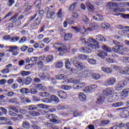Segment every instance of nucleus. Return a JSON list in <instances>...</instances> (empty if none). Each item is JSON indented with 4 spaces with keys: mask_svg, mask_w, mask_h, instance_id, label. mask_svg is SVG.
Returning a JSON list of instances; mask_svg holds the SVG:
<instances>
[{
    "mask_svg": "<svg viewBox=\"0 0 129 129\" xmlns=\"http://www.w3.org/2000/svg\"><path fill=\"white\" fill-rule=\"evenodd\" d=\"M45 12H47L46 17L47 19H51V20H54L56 18V14L55 12H52L50 8L47 7L45 9Z\"/></svg>",
    "mask_w": 129,
    "mask_h": 129,
    "instance_id": "8",
    "label": "nucleus"
},
{
    "mask_svg": "<svg viewBox=\"0 0 129 129\" xmlns=\"http://www.w3.org/2000/svg\"><path fill=\"white\" fill-rule=\"evenodd\" d=\"M102 49H103L104 51H106V52H108L109 53H110V52L112 51V49L106 45H103L102 46Z\"/></svg>",
    "mask_w": 129,
    "mask_h": 129,
    "instance_id": "34",
    "label": "nucleus"
},
{
    "mask_svg": "<svg viewBox=\"0 0 129 129\" xmlns=\"http://www.w3.org/2000/svg\"><path fill=\"white\" fill-rule=\"evenodd\" d=\"M104 102V96L103 95H101L97 98V103L98 104H101V103Z\"/></svg>",
    "mask_w": 129,
    "mask_h": 129,
    "instance_id": "25",
    "label": "nucleus"
},
{
    "mask_svg": "<svg viewBox=\"0 0 129 129\" xmlns=\"http://www.w3.org/2000/svg\"><path fill=\"white\" fill-rule=\"evenodd\" d=\"M39 76L42 80H49L50 79V75L49 74L41 73L39 74Z\"/></svg>",
    "mask_w": 129,
    "mask_h": 129,
    "instance_id": "14",
    "label": "nucleus"
},
{
    "mask_svg": "<svg viewBox=\"0 0 129 129\" xmlns=\"http://www.w3.org/2000/svg\"><path fill=\"white\" fill-rule=\"evenodd\" d=\"M63 64L64 63L62 61H58L55 64V68L58 69H60V68H62V67H63Z\"/></svg>",
    "mask_w": 129,
    "mask_h": 129,
    "instance_id": "42",
    "label": "nucleus"
},
{
    "mask_svg": "<svg viewBox=\"0 0 129 129\" xmlns=\"http://www.w3.org/2000/svg\"><path fill=\"white\" fill-rule=\"evenodd\" d=\"M54 47L55 48V49H57L58 51L60 52L59 53V55L60 56H62V55H64V52H65L66 50H69V49L71 48L70 45L66 46L61 43H55L54 44Z\"/></svg>",
    "mask_w": 129,
    "mask_h": 129,
    "instance_id": "2",
    "label": "nucleus"
},
{
    "mask_svg": "<svg viewBox=\"0 0 129 129\" xmlns=\"http://www.w3.org/2000/svg\"><path fill=\"white\" fill-rule=\"evenodd\" d=\"M127 48L125 47H123V46L121 45H118L117 46H115L112 47V50L113 52L115 53H117L120 55H123V52H126Z\"/></svg>",
    "mask_w": 129,
    "mask_h": 129,
    "instance_id": "6",
    "label": "nucleus"
},
{
    "mask_svg": "<svg viewBox=\"0 0 129 129\" xmlns=\"http://www.w3.org/2000/svg\"><path fill=\"white\" fill-rule=\"evenodd\" d=\"M9 102L11 103H17L18 100L17 99V98H13L9 100Z\"/></svg>",
    "mask_w": 129,
    "mask_h": 129,
    "instance_id": "59",
    "label": "nucleus"
},
{
    "mask_svg": "<svg viewBox=\"0 0 129 129\" xmlns=\"http://www.w3.org/2000/svg\"><path fill=\"white\" fill-rule=\"evenodd\" d=\"M37 88H38V90H42V91L45 90V87H44V86H43L41 84L38 85Z\"/></svg>",
    "mask_w": 129,
    "mask_h": 129,
    "instance_id": "62",
    "label": "nucleus"
},
{
    "mask_svg": "<svg viewBox=\"0 0 129 129\" xmlns=\"http://www.w3.org/2000/svg\"><path fill=\"white\" fill-rule=\"evenodd\" d=\"M88 43H90L88 45L89 48H91L92 50H95L96 49H99V46L98 45V42L96 41V40L92 38H89L86 39V44H88Z\"/></svg>",
    "mask_w": 129,
    "mask_h": 129,
    "instance_id": "3",
    "label": "nucleus"
},
{
    "mask_svg": "<svg viewBox=\"0 0 129 129\" xmlns=\"http://www.w3.org/2000/svg\"><path fill=\"white\" fill-rule=\"evenodd\" d=\"M10 70L7 68L1 71V73H2V74H8V73H10Z\"/></svg>",
    "mask_w": 129,
    "mask_h": 129,
    "instance_id": "61",
    "label": "nucleus"
},
{
    "mask_svg": "<svg viewBox=\"0 0 129 129\" xmlns=\"http://www.w3.org/2000/svg\"><path fill=\"white\" fill-rule=\"evenodd\" d=\"M73 115L75 117H76L77 116H80V115H81V112L78 111H75L74 112Z\"/></svg>",
    "mask_w": 129,
    "mask_h": 129,
    "instance_id": "60",
    "label": "nucleus"
},
{
    "mask_svg": "<svg viewBox=\"0 0 129 129\" xmlns=\"http://www.w3.org/2000/svg\"><path fill=\"white\" fill-rule=\"evenodd\" d=\"M49 91H50L51 93H56L57 94V92H58V91H57V90L54 89L53 87H49Z\"/></svg>",
    "mask_w": 129,
    "mask_h": 129,
    "instance_id": "56",
    "label": "nucleus"
},
{
    "mask_svg": "<svg viewBox=\"0 0 129 129\" xmlns=\"http://www.w3.org/2000/svg\"><path fill=\"white\" fill-rule=\"evenodd\" d=\"M26 108L28 110H36L37 107L36 105H32L27 106Z\"/></svg>",
    "mask_w": 129,
    "mask_h": 129,
    "instance_id": "39",
    "label": "nucleus"
},
{
    "mask_svg": "<svg viewBox=\"0 0 129 129\" xmlns=\"http://www.w3.org/2000/svg\"><path fill=\"white\" fill-rule=\"evenodd\" d=\"M106 84L109 86H112V85H114L115 83H116V79L115 78H110L108 79L106 82Z\"/></svg>",
    "mask_w": 129,
    "mask_h": 129,
    "instance_id": "12",
    "label": "nucleus"
},
{
    "mask_svg": "<svg viewBox=\"0 0 129 129\" xmlns=\"http://www.w3.org/2000/svg\"><path fill=\"white\" fill-rule=\"evenodd\" d=\"M65 67L67 69H70L71 68V63L69 61V59H68L65 62Z\"/></svg>",
    "mask_w": 129,
    "mask_h": 129,
    "instance_id": "48",
    "label": "nucleus"
},
{
    "mask_svg": "<svg viewBox=\"0 0 129 129\" xmlns=\"http://www.w3.org/2000/svg\"><path fill=\"white\" fill-rule=\"evenodd\" d=\"M80 82V79H76V78H70L68 79V83H73L74 85L73 86V87L74 88V89H81V87L80 85V84H79V85H77V83H78V82Z\"/></svg>",
    "mask_w": 129,
    "mask_h": 129,
    "instance_id": "7",
    "label": "nucleus"
},
{
    "mask_svg": "<svg viewBox=\"0 0 129 129\" xmlns=\"http://www.w3.org/2000/svg\"><path fill=\"white\" fill-rule=\"evenodd\" d=\"M21 74L23 77H25V76H28V75H30V72L24 71L21 72Z\"/></svg>",
    "mask_w": 129,
    "mask_h": 129,
    "instance_id": "55",
    "label": "nucleus"
},
{
    "mask_svg": "<svg viewBox=\"0 0 129 129\" xmlns=\"http://www.w3.org/2000/svg\"><path fill=\"white\" fill-rule=\"evenodd\" d=\"M29 114L32 116H39L40 115V113L37 111L30 112Z\"/></svg>",
    "mask_w": 129,
    "mask_h": 129,
    "instance_id": "52",
    "label": "nucleus"
},
{
    "mask_svg": "<svg viewBox=\"0 0 129 129\" xmlns=\"http://www.w3.org/2000/svg\"><path fill=\"white\" fill-rule=\"evenodd\" d=\"M126 82H129V77L125 78V81H121L117 83L115 88V90H121L126 85Z\"/></svg>",
    "mask_w": 129,
    "mask_h": 129,
    "instance_id": "5",
    "label": "nucleus"
},
{
    "mask_svg": "<svg viewBox=\"0 0 129 129\" xmlns=\"http://www.w3.org/2000/svg\"><path fill=\"white\" fill-rule=\"evenodd\" d=\"M101 71L105 73H112V69L106 67H102Z\"/></svg>",
    "mask_w": 129,
    "mask_h": 129,
    "instance_id": "20",
    "label": "nucleus"
},
{
    "mask_svg": "<svg viewBox=\"0 0 129 129\" xmlns=\"http://www.w3.org/2000/svg\"><path fill=\"white\" fill-rule=\"evenodd\" d=\"M96 39L98 41H100V42H105L106 41V38L103 37L101 34L97 35L96 36Z\"/></svg>",
    "mask_w": 129,
    "mask_h": 129,
    "instance_id": "27",
    "label": "nucleus"
},
{
    "mask_svg": "<svg viewBox=\"0 0 129 129\" xmlns=\"http://www.w3.org/2000/svg\"><path fill=\"white\" fill-rule=\"evenodd\" d=\"M30 87H32L30 86ZM29 93H31V94H36V93H38V91L35 88L32 87V88L30 89L29 90Z\"/></svg>",
    "mask_w": 129,
    "mask_h": 129,
    "instance_id": "47",
    "label": "nucleus"
},
{
    "mask_svg": "<svg viewBox=\"0 0 129 129\" xmlns=\"http://www.w3.org/2000/svg\"><path fill=\"white\" fill-rule=\"evenodd\" d=\"M57 16L58 18L60 19L64 18V12H63V10H62L61 9H59L57 12Z\"/></svg>",
    "mask_w": 129,
    "mask_h": 129,
    "instance_id": "31",
    "label": "nucleus"
},
{
    "mask_svg": "<svg viewBox=\"0 0 129 129\" xmlns=\"http://www.w3.org/2000/svg\"><path fill=\"white\" fill-rule=\"evenodd\" d=\"M83 20L84 23H85V24H87V25H88V24H89V23L90 22L89 19H88V18H87V16L85 15H84L83 16Z\"/></svg>",
    "mask_w": 129,
    "mask_h": 129,
    "instance_id": "46",
    "label": "nucleus"
},
{
    "mask_svg": "<svg viewBox=\"0 0 129 129\" xmlns=\"http://www.w3.org/2000/svg\"><path fill=\"white\" fill-rule=\"evenodd\" d=\"M31 82H32V78L30 76L27 77L25 80L26 85H29V84H31Z\"/></svg>",
    "mask_w": 129,
    "mask_h": 129,
    "instance_id": "44",
    "label": "nucleus"
},
{
    "mask_svg": "<svg viewBox=\"0 0 129 129\" xmlns=\"http://www.w3.org/2000/svg\"><path fill=\"white\" fill-rule=\"evenodd\" d=\"M104 51H98L97 54L99 57H100L102 59H104Z\"/></svg>",
    "mask_w": 129,
    "mask_h": 129,
    "instance_id": "50",
    "label": "nucleus"
},
{
    "mask_svg": "<svg viewBox=\"0 0 129 129\" xmlns=\"http://www.w3.org/2000/svg\"><path fill=\"white\" fill-rule=\"evenodd\" d=\"M123 105V103L121 102H116L111 104L112 107H120V106H122Z\"/></svg>",
    "mask_w": 129,
    "mask_h": 129,
    "instance_id": "35",
    "label": "nucleus"
},
{
    "mask_svg": "<svg viewBox=\"0 0 129 129\" xmlns=\"http://www.w3.org/2000/svg\"><path fill=\"white\" fill-rule=\"evenodd\" d=\"M41 4L42 3L41 2V0H37L34 3V6L36 9H41Z\"/></svg>",
    "mask_w": 129,
    "mask_h": 129,
    "instance_id": "36",
    "label": "nucleus"
},
{
    "mask_svg": "<svg viewBox=\"0 0 129 129\" xmlns=\"http://www.w3.org/2000/svg\"><path fill=\"white\" fill-rule=\"evenodd\" d=\"M22 126L25 128H30V123L28 121H23Z\"/></svg>",
    "mask_w": 129,
    "mask_h": 129,
    "instance_id": "40",
    "label": "nucleus"
},
{
    "mask_svg": "<svg viewBox=\"0 0 129 129\" xmlns=\"http://www.w3.org/2000/svg\"><path fill=\"white\" fill-rule=\"evenodd\" d=\"M97 88V85H92L90 87L88 86L85 88V91L86 92H89L92 91V90H95Z\"/></svg>",
    "mask_w": 129,
    "mask_h": 129,
    "instance_id": "16",
    "label": "nucleus"
},
{
    "mask_svg": "<svg viewBox=\"0 0 129 129\" xmlns=\"http://www.w3.org/2000/svg\"><path fill=\"white\" fill-rule=\"evenodd\" d=\"M60 88H61V89H63L64 90H70V89H72V86L68 85H62L60 86Z\"/></svg>",
    "mask_w": 129,
    "mask_h": 129,
    "instance_id": "38",
    "label": "nucleus"
},
{
    "mask_svg": "<svg viewBox=\"0 0 129 129\" xmlns=\"http://www.w3.org/2000/svg\"><path fill=\"white\" fill-rule=\"evenodd\" d=\"M91 76L95 80H98V79H100V75H99V74L96 73H92Z\"/></svg>",
    "mask_w": 129,
    "mask_h": 129,
    "instance_id": "30",
    "label": "nucleus"
},
{
    "mask_svg": "<svg viewBox=\"0 0 129 129\" xmlns=\"http://www.w3.org/2000/svg\"><path fill=\"white\" fill-rule=\"evenodd\" d=\"M78 5V3H74L73 4L71 5V6L69 7V11L71 12H72V11H74L75 9L76 8V7H77Z\"/></svg>",
    "mask_w": 129,
    "mask_h": 129,
    "instance_id": "32",
    "label": "nucleus"
},
{
    "mask_svg": "<svg viewBox=\"0 0 129 129\" xmlns=\"http://www.w3.org/2000/svg\"><path fill=\"white\" fill-rule=\"evenodd\" d=\"M45 61L47 63H51L54 61V55L49 54L46 56Z\"/></svg>",
    "mask_w": 129,
    "mask_h": 129,
    "instance_id": "19",
    "label": "nucleus"
},
{
    "mask_svg": "<svg viewBox=\"0 0 129 129\" xmlns=\"http://www.w3.org/2000/svg\"><path fill=\"white\" fill-rule=\"evenodd\" d=\"M51 99L55 102H59V98L57 96H55V95H51Z\"/></svg>",
    "mask_w": 129,
    "mask_h": 129,
    "instance_id": "54",
    "label": "nucleus"
},
{
    "mask_svg": "<svg viewBox=\"0 0 129 129\" xmlns=\"http://www.w3.org/2000/svg\"><path fill=\"white\" fill-rule=\"evenodd\" d=\"M46 118H47L48 119H50L51 121H52V122H57V116H56L55 114H49L46 115Z\"/></svg>",
    "mask_w": 129,
    "mask_h": 129,
    "instance_id": "15",
    "label": "nucleus"
},
{
    "mask_svg": "<svg viewBox=\"0 0 129 129\" xmlns=\"http://www.w3.org/2000/svg\"><path fill=\"white\" fill-rule=\"evenodd\" d=\"M57 95L61 99H66V98L68 96V95H67V93H66V92H64V91H57Z\"/></svg>",
    "mask_w": 129,
    "mask_h": 129,
    "instance_id": "10",
    "label": "nucleus"
},
{
    "mask_svg": "<svg viewBox=\"0 0 129 129\" xmlns=\"http://www.w3.org/2000/svg\"><path fill=\"white\" fill-rule=\"evenodd\" d=\"M64 40L69 41L72 39V34L71 33H67L64 36Z\"/></svg>",
    "mask_w": 129,
    "mask_h": 129,
    "instance_id": "37",
    "label": "nucleus"
},
{
    "mask_svg": "<svg viewBox=\"0 0 129 129\" xmlns=\"http://www.w3.org/2000/svg\"><path fill=\"white\" fill-rule=\"evenodd\" d=\"M19 40H20V36H15L10 39V42L16 43V42H18Z\"/></svg>",
    "mask_w": 129,
    "mask_h": 129,
    "instance_id": "41",
    "label": "nucleus"
},
{
    "mask_svg": "<svg viewBox=\"0 0 129 129\" xmlns=\"http://www.w3.org/2000/svg\"><path fill=\"white\" fill-rule=\"evenodd\" d=\"M78 96L79 99H80L81 101H82L83 102H84V101H86V99L87 98L86 97V95H85L84 93L80 92L79 93Z\"/></svg>",
    "mask_w": 129,
    "mask_h": 129,
    "instance_id": "18",
    "label": "nucleus"
},
{
    "mask_svg": "<svg viewBox=\"0 0 129 129\" xmlns=\"http://www.w3.org/2000/svg\"><path fill=\"white\" fill-rule=\"evenodd\" d=\"M121 61L124 63H129V57H120Z\"/></svg>",
    "mask_w": 129,
    "mask_h": 129,
    "instance_id": "49",
    "label": "nucleus"
},
{
    "mask_svg": "<svg viewBox=\"0 0 129 129\" xmlns=\"http://www.w3.org/2000/svg\"><path fill=\"white\" fill-rule=\"evenodd\" d=\"M125 126V123L122 122L120 123L119 125H114L110 128L109 129H121V127H124Z\"/></svg>",
    "mask_w": 129,
    "mask_h": 129,
    "instance_id": "22",
    "label": "nucleus"
},
{
    "mask_svg": "<svg viewBox=\"0 0 129 129\" xmlns=\"http://www.w3.org/2000/svg\"><path fill=\"white\" fill-rule=\"evenodd\" d=\"M13 4H15V1H14V0H9L8 1V4H7V6H8V7H12V6H13Z\"/></svg>",
    "mask_w": 129,
    "mask_h": 129,
    "instance_id": "64",
    "label": "nucleus"
},
{
    "mask_svg": "<svg viewBox=\"0 0 129 129\" xmlns=\"http://www.w3.org/2000/svg\"><path fill=\"white\" fill-rule=\"evenodd\" d=\"M114 93V91L112 88H109L104 90L103 93L106 96H109V95H111L113 93Z\"/></svg>",
    "mask_w": 129,
    "mask_h": 129,
    "instance_id": "11",
    "label": "nucleus"
},
{
    "mask_svg": "<svg viewBox=\"0 0 129 129\" xmlns=\"http://www.w3.org/2000/svg\"><path fill=\"white\" fill-rule=\"evenodd\" d=\"M74 65L75 67L76 68V69L78 71H81V70L85 68V67L84 66V65H83V63H82L81 62L74 61Z\"/></svg>",
    "mask_w": 129,
    "mask_h": 129,
    "instance_id": "9",
    "label": "nucleus"
},
{
    "mask_svg": "<svg viewBox=\"0 0 129 129\" xmlns=\"http://www.w3.org/2000/svg\"><path fill=\"white\" fill-rule=\"evenodd\" d=\"M92 75V72L91 71L87 70L81 72L78 74V76L79 78H82L83 79H86L87 78H89Z\"/></svg>",
    "mask_w": 129,
    "mask_h": 129,
    "instance_id": "4",
    "label": "nucleus"
},
{
    "mask_svg": "<svg viewBox=\"0 0 129 129\" xmlns=\"http://www.w3.org/2000/svg\"><path fill=\"white\" fill-rule=\"evenodd\" d=\"M79 57L80 59H82V60H86L88 58V56L85 54H80L79 55Z\"/></svg>",
    "mask_w": 129,
    "mask_h": 129,
    "instance_id": "53",
    "label": "nucleus"
},
{
    "mask_svg": "<svg viewBox=\"0 0 129 129\" xmlns=\"http://www.w3.org/2000/svg\"><path fill=\"white\" fill-rule=\"evenodd\" d=\"M27 42V37L24 36L20 38L18 43L19 44H24V43H26Z\"/></svg>",
    "mask_w": 129,
    "mask_h": 129,
    "instance_id": "45",
    "label": "nucleus"
},
{
    "mask_svg": "<svg viewBox=\"0 0 129 129\" xmlns=\"http://www.w3.org/2000/svg\"><path fill=\"white\" fill-rule=\"evenodd\" d=\"M88 63L91 64V65H96V60L93 58H89L87 60Z\"/></svg>",
    "mask_w": 129,
    "mask_h": 129,
    "instance_id": "43",
    "label": "nucleus"
},
{
    "mask_svg": "<svg viewBox=\"0 0 129 129\" xmlns=\"http://www.w3.org/2000/svg\"><path fill=\"white\" fill-rule=\"evenodd\" d=\"M86 5V6L87 7V9L88 11H89L90 12H93V11H94L95 10L94 6L92 5L91 3H90V2H87Z\"/></svg>",
    "mask_w": 129,
    "mask_h": 129,
    "instance_id": "23",
    "label": "nucleus"
},
{
    "mask_svg": "<svg viewBox=\"0 0 129 129\" xmlns=\"http://www.w3.org/2000/svg\"><path fill=\"white\" fill-rule=\"evenodd\" d=\"M72 17L74 19H78L79 17V14L77 12H74L72 13Z\"/></svg>",
    "mask_w": 129,
    "mask_h": 129,
    "instance_id": "58",
    "label": "nucleus"
},
{
    "mask_svg": "<svg viewBox=\"0 0 129 129\" xmlns=\"http://www.w3.org/2000/svg\"><path fill=\"white\" fill-rule=\"evenodd\" d=\"M68 78V76L63 74H59L56 75L55 77L56 79H57V80H62L63 79H66V78Z\"/></svg>",
    "mask_w": 129,
    "mask_h": 129,
    "instance_id": "24",
    "label": "nucleus"
},
{
    "mask_svg": "<svg viewBox=\"0 0 129 129\" xmlns=\"http://www.w3.org/2000/svg\"><path fill=\"white\" fill-rule=\"evenodd\" d=\"M9 50L8 52H10V53H14L15 52V50H18V47L17 45H12V46H8Z\"/></svg>",
    "mask_w": 129,
    "mask_h": 129,
    "instance_id": "26",
    "label": "nucleus"
},
{
    "mask_svg": "<svg viewBox=\"0 0 129 129\" xmlns=\"http://www.w3.org/2000/svg\"><path fill=\"white\" fill-rule=\"evenodd\" d=\"M93 19L95 21L100 22V21H102V20H103V16L101 14H96L93 16Z\"/></svg>",
    "mask_w": 129,
    "mask_h": 129,
    "instance_id": "21",
    "label": "nucleus"
},
{
    "mask_svg": "<svg viewBox=\"0 0 129 129\" xmlns=\"http://www.w3.org/2000/svg\"><path fill=\"white\" fill-rule=\"evenodd\" d=\"M20 93L21 94H29L30 93V90L27 88H24L20 89Z\"/></svg>",
    "mask_w": 129,
    "mask_h": 129,
    "instance_id": "29",
    "label": "nucleus"
},
{
    "mask_svg": "<svg viewBox=\"0 0 129 129\" xmlns=\"http://www.w3.org/2000/svg\"><path fill=\"white\" fill-rule=\"evenodd\" d=\"M107 6L108 7H116L117 6V4L113 2H109L107 3Z\"/></svg>",
    "mask_w": 129,
    "mask_h": 129,
    "instance_id": "57",
    "label": "nucleus"
},
{
    "mask_svg": "<svg viewBox=\"0 0 129 129\" xmlns=\"http://www.w3.org/2000/svg\"><path fill=\"white\" fill-rule=\"evenodd\" d=\"M39 95L41 97H49L50 96V93L48 92H42L39 93Z\"/></svg>",
    "mask_w": 129,
    "mask_h": 129,
    "instance_id": "33",
    "label": "nucleus"
},
{
    "mask_svg": "<svg viewBox=\"0 0 129 129\" xmlns=\"http://www.w3.org/2000/svg\"><path fill=\"white\" fill-rule=\"evenodd\" d=\"M37 106L39 107V108H42V109H44L45 108H48V107H49V106H48L45 104H37Z\"/></svg>",
    "mask_w": 129,
    "mask_h": 129,
    "instance_id": "51",
    "label": "nucleus"
},
{
    "mask_svg": "<svg viewBox=\"0 0 129 129\" xmlns=\"http://www.w3.org/2000/svg\"><path fill=\"white\" fill-rule=\"evenodd\" d=\"M41 23V18H37L34 21L33 24L31 25V28L33 30H36L37 29V26H39Z\"/></svg>",
    "mask_w": 129,
    "mask_h": 129,
    "instance_id": "13",
    "label": "nucleus"
},
{
    "mask_svg": "<svg viewBox=\"0 0 129 129\" xmlns=\"http://www.w3.org/2000/svg\"><path fill=\"white\" fill-rule=\"evenodd\" d=\"M106 62H108V63H115V60L114 59H111L110 58H108L106 59Z\"/></svg>",
    "mask_w": 129,
    "mask_h": 129,
    "instance_id": "63",
    "label": "nucleus"
},
{
    "mask_svg": "<svg viewBox=\"0 0 129 129\" xmlns=\"http://www.w3.org/2000/svg\"><path fill=\"white\" fill-rule=\"evenodd\" d=\"M90 28L86 29L84 26L82 25V26L78 27H72L73 32L75 33H78L80 32L82 34H84L86 31H89V32H91L93 29H97L99 28V24L96 23H92L89 25Z\"/></svg>",
    "mask_w": 129,
    "mask_h": 129,
    "instance_id": "1",
    "label": "nucleus"
},
{
    "mask_svg": "<svg viewBox=\"0 0 129 129\" xmlns=\"http://www.w3.org/2000/svg\"><path fill=\"white\" fill-rule=\"evenodd\" d=\"M101 28L104 30H108L110 28V25L107 23H103L101 25Z\"/></svg>",
    "mask_w": 129,
    "mask_h": 129,
    "instance_id": "28",
    "label": "nucleus"
},
{
    "mask_svg": "<svg viewBox=\"0 0 129 129\" xmlns=\"http://www.w3.org/2000/svg\"><path fill=\"white\" fill-rule=\"evenodd\" d=\"M80 51L82 53H85L86 54H90L92 52L91 49L87 47H81Z\"/></svg>",
    "mask_w": 129,
    "mask_h": 129,
    "instance_id": "17",
    "label": "nucleus"
}]
</instances>
